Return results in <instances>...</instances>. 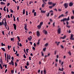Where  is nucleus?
I'll return each instance as SVG.
<instances>
[{
  "mask_svg": "<svg viewBox=\"0 0 74 74\" xmlns=\"http://www.w3.org/2000/svg\"><path fill=\"white\" fill-rule=\"evenodd\" d=\"M58 11H62V10L60 9H58Z\"/></svg>",
  "mask_w": 74,
  "mask_h": 74,
  "instance_id": "obj_60",
  "label": "nucleus"
},
{
  "mask_svg": "<svg viewBox=\"0 0 74 74\" xmlns=\"http://www.w3.org/2000/svg\"><path fill=\"white\" fill-rule=\"evenodd\" d=\"M40 39H39L38 40V42H37V45H39L40 44Z\"/></svg>",
  "mask_w": 74,
  "mask_h": 74,
  "instance_id": "obj_16",
  "label": "nucleus"
},
{
  "mask_svg": "<svg viewBox=\"0 0 74 74\" xmlns=\"http://www.w3.org/2000/svg\"><path fill=\"white\" fill-rule=\"evenodd\" d=\"M13 51H14V52H15V47H14L13 48Z\"/></svg>",
  "mask_w": 74,
  "mask_h": 74,
  "instance_id": "obj_39",
  "label": "nucleus"
},
{
  "mask_svg": "<svg viewBox=\"0 0 74 74\" xmlns=\"http://www.w3.org/2000/svg\"><path fill=\"white\" fill-rule=\"evenodd\" d=\"M32 39V37L30 36L29 38H28V39L30 41Z\"/></svg>",
  "mask_w": 74,
  "mask_h": 74,
  "instance_id": "obj_13",
  "label": "nucleus"
},
{
  "mask_svg": "<svg viewBox=\"0 0 74 74\" xmlns=\"http://www.w3.org/2000/svg\"><path fill=\"white\" fill-rule=\"evenodd\" d=\"M43 25V22H42L40 23V24L38 26V28H41V27L42 25Z\"/></svg>",
  "mask_w": 74,
  "mask_h": 74,
  "instance_id": "obj_1",
  "label": "nucleus"
},
{
  "mask_svg": "<svg viewBox=\"0 0 74 74\" xmlns=\"http://www.w3.org/2000/svg\"><path fill=\"white\" fill-rule=\"evenodd\" d=\"M1 49L4 52H5V49L3 48H1Z\"/></svg>",
  "mask_w": 74,
  "mask_h": 74,
  "instance_id": "obj_18",
  "label": "nucleus"
},
{
  "mask_svg": "<svg viewBox=\"0 0 74 74\" xmlns=\"http://www.w3.org/2000/svg\"><path fill=\"white\" fill-rule=\"evenodd\" d=\"M23 56L24 58H26V57L25 56V54L23 55Z\"/></svg>",
  "mask_w": 74,
  "mask_h": 74,
  "instance_id": "obj_47",
  "label": "nucleus"
},
{
  "mask_svg": "<svg viewBox=\"0 0 74 74\" xmlns=\"http://www.w3.org/2000/svg\"><path fill=\"white\" fill-rule=\"evenodd\" d=\"M65 18H64L62 20H61V22H64V21H65Z\"/></svg>",
  "mask_w": 74,
  "mask_h": 74,
  "instance_id": "obj_21",
  "label": "nucleus"
},
{
  "mask_svg": "<svg viewBox=\"0 0 74 74\" xmlns=\"http://www.w3.org/2000/svg\"><path fill=\"white\" fill-rule=\"evenodd\" d=\"M25 68L26 69H28V67L27 66H25Z\"/></svg>",
  "mask_w": 74,
  "mask_h": 74,
  "instance_id": "obj_51",
  "label": "nucleus"
},
{
  "mask_svg": "<svg viewBox=\"0 0 74 74\" xmlns=\"http://www.w3.org/2000/svg\"><path fill=\"white\" fill-rule=\"evenodd\" d=\"M43 33L45 34H47V31L45 29L43 31Z\"/></svg>",
  "mask_w": 74,
  "mask_h": 74,
  "instance_id": "obj_6",
  "label": "nucleus"
},
{
  "mask_svg": "<svg viewBox=\"0 0 74 74\" xmlns=\"http://www.w3.org/2000/svg\"><path fill=\"white\" fill-rule=\"evenodd\" d=\"M49 7L50 8H53V6H49Z\"/></svg>",
  "mask_w": 74,
  "mask_h": 74,
  "instance_id": "obj_46",
  "label": "nucleus"
},
{
  "mask_svg": "<svg viewBox=\"0 0 74 74\" xmlns=\"http://www.w3.org/2000/svg\"><path fill=\"white\" fill-rule=\"evenodd\" d=\"M4 26H5L6 28H7V22H5V23L4 24Z\"/></svg>",
  "mask_w": 74,
  "mask_h": 74,
  "instance_id": "obj_17",
  "label": "nucleus"
},
{
  "mask_svg": "<svg viewBox=\"0 0 74 74\" xmlns=\"http://www.w3.org/2000/svg\"><path fill=\"white\" fill-rule=\"evenodd\" d=\"M74 18V16H72L71 17V18L72 19H73Z\"/></svg>",
  "mask_w": 74,
  "mask_h": 74,
  "instance_id": "obj_33",
  "label": "nucleus"
},
{
  "mask_svg": "<svg viewBox=\"0 0 74 74\" xmlns=\"http://www.w3.org/2000/svg\"><path fill=\"white\" fill-rule=\"evenodd\" d=\"M34 11H35V10H34V9H33L32 11V13H34Z\"/></svg>",
  "mask_w": 74,
  "mask_h": 74,
  "instance_id": "obj_54",
  "label": "nucleus"
},
{
  "mask_svg": "<svg viewBox=\"0 0 74 74\" xmlns=\"http://www.w3.org/2000/svg\"><path fill=\"white\" fill-rule=\"evenodd\" d=\"M1 64H0V68H1V69H3V67H2V65H1V64L2 65H3V61L2 60V62H1Z\"/></svg>",
  "mask_w": 74,
  "mask_h": 74,
  "instance_id": "obj_8",
  "label": "nucleus"
},
{
  "mask_svg": "<svg viewBox=\"0 0 74 74\" xmlns=\"http://www.w3.org/2000/svg\"><path fill=\"white\" fill-rule=\"evenodd\" d=\"M17 38L18 40V41H19V42H20V38L18 36L17 37Z\"/></svg>",
  "mask_w": 74,
  "mask_h": 74,
  "instance_id": "obj_22",
  "label": "nucleus"
},
{
  "mask_svg": "<svg viewBox=\"0 0 74 74\" xmlns=\"http://www.w3.org/2000/svg\"><path fill=\"white\" fill-rule=\"evenodd\" d=\"M24 28H26L27 27V25L26 24H24Z\"/></svg>",
  "mask_w": 74,
  "mask_h": 74,
  "instance_id": "obj_29",
  "label": "nucleus"
},
{
  "mask_svg": "<svg viewBox=\"0 0 74 74\" xmlns=\"http://www.w3.org/2000/svg\"><path fill=\"white\" fill-rule=\"evenodd\" d=\"M15 67H16L17 66V64L16 63V62H15Z\"/></svg>",
  "mask_w": 74,
  "mask_h": 74,
  "instance_id": "obj_56",
  "label": "nucleus"
},
{
  "mask_svg": "<svg viewBox=\"0 0 74 74\" xmlns=\"http://www.w3.org/2000/svg\"><path fill=\"white\" fill-rule=\"evenodd\" d=\"M48 4H49V5H51V4H53V3H52V2H49L48 3Z\"/></svg>",
  "mask_w": 74,
  "mask_h": 74,
  "instance_id": "obj_19",
  "label": "nucleus"
},
{
  "mask_svg": "<svg viewBox=\"0 0 74 74\" xmlns=\"http://www.w3.org/2000/svg\"><path fill=\"white\" fill-rule=\"evenodd\" d=\"M46 48H44L43 49V50L44 51H46Z\"/></svg>",
  "mask_w": 74,
  "mask_h": 74,
  "instance_id": "obj_52",
  "label": "nucleus"
},
{
  "mask_svg": "<svg viewBox=\"0 0 74 74\" xmlns=\"http://www.w3.org/2000/svg\"><path fill=\"white\" fill-rule=\"evenodd\" d=\"M41 53H42V56L43 57L44 56V55L43 53H42V52H41Z\"/></svg>",
  "mask_w": 74,
  "mask_h": 74,
  "instance_id": "obj_48",
  "label": "nucleus"
},
{
  "mask_svg": "<svg viewBox=\"0 0 74 74\" xmlns=\"http://www.w3.org/2000/svg\"><path fill=\"white\" fill-rule=\"evenodd\" d=\"M8 50H10V46H8Z\"/></svg>",
  "mask_w": 74,
  "mask_h": 74,
  "instance_id": "obj_53",
  "label": "nucleus"
},
{
  "mask_svg": "<svg viewBox=\"0 0 74 74\" xmlns=\"http://www.w3.org/2000/svg\"><path fill=\"white\" fill-rule=\"evenodd\" d=\"M26 51H27V53H28V51L29 50V49H26Z\"/></svg>",
  "mask_w": 74,
  "mask_h": 74,
  "instance_id": "obj_36",
  "label": "nucleus"
},
{
  "mask_svg": "<svg viewBox=\"0 0 74 74\" xmlns=\"http://www.w3.org/2000/svg\"><path fill=\"white\" fill-rule=\"evenodd\" d=\"M72 12H73V14H74V10H72Z\"/></svg>",
  "mask_w": 74,
  "mask_h": 74,
  "instance_id": "obj_64",
  "label": "nucleus"
},
{
  "mask_svg": "<svg viewBox=\"0 0 74 74\" xmlns=\"http://www.w3.org/2000/svg\"><path fill=\"white\" fill-rule=\"evenodd\" d=\"M69 19H70V17L69 16L67 18H65V21H69Z\"/></svg>",
  "mask_w": 74,
  "mask_h": 74,
  "instance_id": "obj_11",
  "label": "nucleus"
},
{
  "mask_svg": "<svg viewBox=\"0 0 74 74\" xmlns=\"http://www.w3.org/2000/svg\"><path fill=\"white\" fill-rule=\"evenodd\" d=\"M68 13H69V11H67L66 12H65V14H66L65 16H67L68 15Z\"/></svg>",
  "mask_w": 74,
  "mask_h": 74,
  "instance_id": "obj_14",
  "label": "nucleus"
},
{
  "mask_svg": "<svg viewBox=\"0 0 74 74\" xmlns=\"http://www.w3.org/2000/svg\"><path fill=\"white\" fill-rule=\"evenodd\" d=\"M66 27H68L69 28H70V26L67 25H66Z\"/></svg>",
  "mask_w": 74,
  "mask_h": 74,
  "instance_id": "obj_38",
  "label": "nucleus"
},
{
  "mask_svg": "<svg viewBox=\"0 0 74 74\" xmlns=\"http://www.w3.org/2000/svg\"><path fill=\"white\" fill-rule=\"evenodd\" d=\"M26 65H27V66H29V62H27V64H26Z\"/></svg>",
  "mask_w": 74,
  "mask_h": 74,
  "instance_id": "obj_31",
  "label": "nucleus"
},
{
  "mask_svg": "<svg viewBox=\"0 0 74 74\" xmlns=\"http://www.w3.org/2000/svg\"><path fill=\"white\" fill-rule=\"evenodd\" d=\"M59 70H60V71H63V67L62 68V69H61L60 68H59Z\"/></svg>",
  "mask_w": 74,
  "mask_h": 74,
  "instance_id": "obj_27",
  "label": "nucleus"
},
{
  "mask_svg": "<svg viewBox=\"0 0 74 74\" xmlns=\"http://www.w3.org/2000/svg\"><path fill=\"white\" fill-rule=\"evenodd\" d=\"M66 25H69V22L68 21H66Z\"/></svg>",
  "mask_w": 74,
  "mask_h": 74,
  "instance_id": "obj_50",
  "label": "nucleus"
},
{
  "mask_svg": "<svg viewBox=\"0 0 74 74\" xmlns=\"http://www.w3.org/2000/svg\"><path fill=\"white\" fill-rule=\"evenodd\" d=\"M26 15H28V13H27V11H26Z\"/></svg>",
  "mask_w": 74,
  "mask_h": 74,
  "instance_id": "obj_57",
  "label": "nucleus"
},
{
  "mask_svg": "<svg viewBox=\"0 0 74 74\" xmlns=\"http://www.w3.org/2000/svg\"><path fill=\"white\" fill-rule=\"evenodd\" d=\"M50 21V22H52L53 21L52 20V19L50 18L49 19Z\"/></svg>",
  "mask_w": 74,
  "mask_h": 74,
  "instance_id": "obj_63",
  "label": "nucleus"
},
{
  "mask_svg": "<svg viewBox=\"0 0 74 74\" xmlns=\"http://www.w3.org/2000/svg\"><path fill=\"white\" fill-rule=\"evenodd\" d=\"M60 47L62 49H64V47H63V46L62 45H61Z\"/></svg>",
  "mask_w": 74,
  "mask_h": 74,
  "instance_id": "obj_45",
  "label": "nucleus"
},
{
  "mask_svg": "<svg viewBox=\"0 0 74 74\" xmlns=\"http://www.w3.org/2000/svg\"><path fill=\"white\" fill-rule=\"evenodd\" d=\"M13 26L14 28H16V26L15 24H13Z\"/></svg>",
  "mask_w": 74,
  "mask_h": 74,
  "instance_id": "obj_26",
  "label": "nucleus"
},
{
  "mask_svg": "<svg viewBox=\"0 0 74 74\" xmlns=\"http://www.w3.org/2000/svg\"><path fill=\"white\" fill-rule=\"evenodd\" d=\"M10 11H11V12H12V13H13V11L11 9H10Z\"/></svg>",
  "mask_w": 74,
  "mask_h": 74,
  "instance_id": "obj_61",
  "label": "nucleus"
},
{
  "mask_svg": "<svg viewBox=\"0 0 74 74\" xmlns=\"http://www.w3.org/2000/svg\"><path fill=\"white\" fill-rule=\"evenodd\" d=\"M8 71V70H7V69H6V70L5 71V73H6V72L7 71Z\"/></svg>",
  "mask_w": 74,
  "mask_h": 74,
  "instance_id": "obj_59",
  "label": "nucleus"
},
{
  "mask_svg": "<svg viewBox=\"0 0 74 74\" xmlns=\"http://www.w3.org/2000/svg\"><path fill=\"white\" fill-rule=\"evenodd\" d=\"M34 47H36V44L35 43L34 44Z\"/></svg>",
  "mask_w": 74,
  "mask_h": 74,
  "instance_id": "obj_55",
  "label": "nucleus"
},
{
  "mask_svg": "<svg viewBox=\"0 0 74 74\" xmlns=\"http://www.w3.org/2000/svg\"><path fill=\"white\" fill-rule=\"evenodd\" d=\"M34 16H36V12H34Z\"/></svg>",
  "mask_w": 74,
  "mask_h": 74,
  "instance_id": "obj_40",
  "label": "nucleus"
},
{
  "mask_svg": "<svg viewBox=\"0 0 74 74\" xmlns=\"http://www.w3.org/2000/svg\"><path fill=\"white\" fill-rule=\"evenodd\" d=\"M11 64L12 66L14 65V62H13V61H12V60H11V62H10V63H9V64L10 65H11Z\"/></svg>",
  "mask_w": 74,
  "mask_h": 74,
  "instance_id": "obj_3",
  "label": "nucleus"
},
{
  "mask_svg": "<svg viewBox=\"0 0 74 74\" xmlns=\"http://www.w3.org/2000/svg\"><path fill=\"white\" fill-rule=\"evenodd\" d=\"M23 15H25V9L23 10Z\"/></svg>",
  "mask_w": 74,
  "mask_h": 74,
  "instance_id": "obj_20",
  "label": "nucleus"
},
{
  "mask_svg": "<svg viewBox=\"0 0 74 74\" xmlns=\"http://www.w3.org/2000/svg\"><path fill=\"white\" fill-rule=\"evenodd\" d=\"M10 5V3H8V4H7V7H8V6H9V5Z\"/></svg>",
  "mask_w": 74,
  "mask_h": 74,
  "instance_id": "obj_35",
  "label": "nucleus"
},
{
  "mask_svg": "<svg viewBox=\"0 0 74 74\" xmlns=\"http://www.w3.org/2000/svg\"><path fill=\"white\" fill-rule=\"evenodd\" d=\"M56 3H53V7H54L55 5H56Z\"/></svg>",
  "mask_w": 74,
  "mask_h": 74,
  "instance_id": "obj_32",
  "label": "nucleus"
},
{
  "mask_svg": "<svg viewBox=\"0 0 74 74\" xmlns=\"http://www.w3.org/2000/svg\"><path fill=\"white\" fill-rule=\"evenodd\" d=\"M44 73H46V71L45 69H44Z\"/></svg>",
  "mask_w": 74,
  "mask_h": 74,
  "instance_id": "obj_58",
  "label": "nucleus"
},
{
  "mask_svg": "<svg viewBox=\"0 0 74 74\" xmlns=\"http://www.w3.org/2000/svg\"><path fill=\"white\" fill-rule=\"evenodd\" d=\"M68 53L69 54L70 56H71V53L70 51H69V52H68Z\"/></svg>",
  "mask_w": 74,
  "mask_h": 74,
  "instance_id": "obj_23",
  "label": "nucleus"
},
{
  "mask_svg": "<svg viewBox=\"0 0 74 74\" xmlns=\"http://www.w3.org/2000/svg\"><path fill=\"white\" fill-rule=\"evenodd\" d=\"M5 61H7V58L6 57V54L5 53Z\"/></svg>",
  "mask_w": 74,
  "mask_h": 74,
  "instance_id": "obj_25",
  "label": "nucleus"
},
{
  "mask_svg": "<svg viewBox=\"0 0 74 74\" xmlns=\"http://www.w3.org/2000/svg\"><path fill=\"white\" fill-rule=\"evenodd\" d=\"M55 43H56V44H57V46H58V45H59V44L60 43V42H57V41H56V42H55Z\"/></svg>",
  "mask_w": 74,
  "mask_h": 74,
  "instance_id": "obj_9",
  "label": "nucleus"
},
{
  "mask_svg": "<svg viewBox=\"0 0 74 74\" xmlns=\"http://www.w3.org/2000/svg\"><path fill=\"white\" fill-rule=\"evenodd\" d=\"M49 13H48V14H47L46 15V16H49Z\"/></svg>",
  "mask_w": 74,
  "mask_h": 74,
  "instance_id": "obj_41",
  "label": "nucleus"
},
{
  "mask_svg": "<svg viewBox=\"0 0 74 74\" xmlns=\"http://www.w3.org/2000/svg\"><path fill=\"white\" fill-rule=\"evenodd\" d=\"M7 60H9V56L8 55V54H7Z\"/></svg>",
  "mask_w": 74,
  "mask_h": 74,
  "instance_id": "obj_43",
  "label": "nucleus"
},
{
  "mask_svg": "<svg viewBox=\"0 0 74 74\" xmlns=\"http://www.w3.org/2000/svg\"><path fill=\"white\" fill-rule=\"evenodd\" d=\"M61 17H62V16H64L63 15V14H62V15H61Z\"/></svg>",
  "mask_w": 74,
  "mask_h": 74,
  "instance_id": "obj_44",
  "label": "nucleus"
},
{
  "mask_svg": "<svg viewBox=\"0 0 74 74\" xmlns=\"http://www.w3.org/2000/svg\"><path fill=\"white\" fill-rule=\"evenodd\" d=\"M1 45H2V46H5V44H3V43L2 42V43H1Z\"/></svg>",
  "mask_w": 74,
  "mask_h": 74,
  "instance_id": "obj_28",
  "label": "nucleus"
},
{
  "mask_svg": "<svg viewBox=\"0 0 74 74\" xmlns=\"http://www.w3.org/2000/svg\"><path fill=\"white\" fill-rule=\"evenodd\" d=\"M6 8V7H4V8L3 10L4 11H6V10H5V8Z\"/></svg>",
  "mask_w": 74,
  "mask_h": 74,
  "instance_id": "obj_30",
  "label": "nucleus"
},
{
  "mask_svg": "<svg viewBox=\"0 0 74 74\" xmlns=\"http://www.w3.org/2000/svg\"><path fill=\"white\" fill-rule=\"evenodd\" d=\"M66 37V36H64V37H60V38L62 39H64V38H65V37Z\"/></svg>",
  "mask_w": 74,
  "mask_h": 74,
  "instance_id": "obj_12",
  "label": "nucleus"
},
{
  "mask_svg": "<svg viewBox=\"0 0 74 74\" xmlns=\"http://www.w3.org/2000/svg\"><path fill=\"white\" fill-rule=\"evenodd\" d=\"M11 73H14V71H13V70H11Z\"/></svg>",
  "mask_w": 74,
  "mask_h": 74,
  "instance_id": "obj_42",
  "label": "nucleus"
},
{
  "mask_svg": "<svg viewBox=\"0 0 74 74\" xmlns=\"http://www.w3.org/2000/svg\"><path fill=\"white\" fill-rule=\"evenodd\" d=\"M73 34H71V36H70V39L71 40H74V38H73Z\"/></svg>",
  "mask_w": 74,
  "mask_h": 74,
  "instance_id": "obj_5",
  "label": "nucleus"
},
{
  "mask_svg": "<svg viewBox=\"0 0 74 74\" xmlns=\"http://www.w3.org/2000/svg\"><path fill=\"white\" fill-rule=\"evenodd\" d=\"M56 52H57V50H56L54 51V55H56Z\"/></svg>",
  "mask_w": 74,
  "mask_h": 74,
  "instance_id": "obj_37",
  "label": "nucleus"
},
{
  "mask_svg": "<svg viewBox=\"0 0 74 74\" xmlns=\"http://www.w3.org/2000/svg\"><path fill=\"white\" fill-rule=\"evenodd\" d=\"M41 12L42 13H45L46 12V11L41 10Z\"/></svg>",
  "mask_w": 74,
  "mask_h": 74,
  "instance_id": "obj_15",
  "label": "nucleus"
},
{
  "mask_svg": "<svg viewBox=\"0 0 74 74\" xmlns=\"http://www.w3.org/2000/svg\"><path fill=\"white\" fill-rule=\"evenodd\" d=\"M19 6H18L17 8V10H19Z\"/></svg>",
  "mask_w": 74,
  "mask_h": 74,
  "instance_id": "obj_62",
  "label": "nucleus"
},
{
  "mask_svg": "<svg viewBox=\"0 0 74 74\" xmlns=\"http://www.w3.org/2000/svg\"><path fill=\"white\" fill-rule=\"evenodd\" d=\"M57 32H58V34L61 33V29L60 28L58 29H57Z\"/></svg>",
  "mask_w": 74,
  "mask_h": 74,
  "instance_id": "obj_4",
  "label": "nucleus"
},
{
  "mask_svg": "<svg viewBox=\"0 0 74 74\" xmlns=\"http://www.w3.org/2000/svg\"><path fill=\"white\" fill-rule=\"evenodd\" d=\"M1 5H3V4L4 5V4H5V3H4V2H1Z\"/></svg>",
  "mask_w": 74,
  "mask_h": 74,
  "instance_id": "obj_24",
  "label": "nucleus"
},
{
  "mask_svg": "<svg viewBox=\"0 0 74 74\" xmlns=\"http://www.w3.org/2000/svg\"><path fill=\"white\" fill-rule=\"evenodd\" d=\"M69 6L70 7H71L73 5V2H70L69 4Z\"/></svg>",
  "mask_w": 74,
  "mask_h": 74,
  "instance_id": "obj_7",
  "label": "nucleus"
},
{
  "mask_svg": "<svg viewBox=\"0 0 74 74\" xmlns=\"http://www.w3.org/2000/svg\"><path fill=\"white\" fill-rule=\"evenodd\" d=\"M48 45V43H47L45 44V46L46 47H47Z\"/></svg>",
  "mask_w": 74,
  "mask_h": 74,
  "instance_id": "obj_49",
  "label": "nucleus"
},
{
  "mask_svg": "<svg viewBox=\"0 0 74 74\" xmlns=\"http://www.w3.org/2000/svg\"><path fill=\"white\" fill-rule=\"evenodd\" d=\"M14 39L13 38H10V40L12 41H14Z\"/></svg>",
  "mask_w": 74,
  "mask_h": 74,
  "instance_id": "obj_34",
  "label": "nucleus"
},
{
  "mask_svg": "<svg viewBox=\"0 0 74 74\" xmlns=\"http://www.w3.org/2000/svg\"><path fill=\"white\" fill-rule=\"evenodd\" d=\"M64 6L65 8H67L68 7V3H65L64 4Z\"/></svg>",
  "mask_w": 74,
  "mask_h": 74,
  "instance_id": "obj_2",
  "label": "nucleus"
},
{
  "mask_svg": "<svg viewBox=\"0 0 74 74\" xmlns=\"http://www.w3.org/2000/svg\"><path fill=\"white\" fill-rule=\"evenodd\" d=\"M40 36V34L39 32L38 31H37V36L39 37Z\"/></svg>",
  "mask_w": 74,
  "mask_h": 74,
  "instance_id": "obj_10",
  "label": "nucleus"
}]
</instances>
